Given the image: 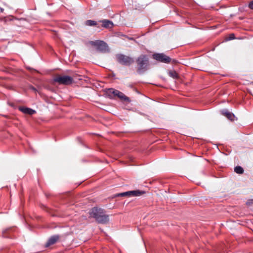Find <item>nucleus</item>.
Wrapping results in <instances>:
<instances>
[{"instance_id":"f257e3e1","label":"nucleus","mask_w":253,"mask_h":253,"mask_svg":"<svg viewBox=\"0 0 253 253\" xmlns=\"http://www.w3.org/2000/svg\"><path fill=\"white\" fill-rule=\"evenodd\" d=\"M91 216L95 218L99 223H105L108 222V216L104 214L103 210L100 209L94 208L90 212Z\"/></svg>"},{"instance_id":"f03ea898","label":"nucleus","mask_w":253,"mask_h":253,"mask_svg":"<svg viewBox=\"0 0 253 253\" xmlns=\"http://www.w3.org/2000/svg\"><path fill=\"white\" fill-rule=\"evenodd\" d=\"M90 44L94 46L96 49L101 52H106L108 51V47L107 44L102 41H95L90 42Z\"/></svg>"},{"instance_id":"7ed1b4c3","label":"nucleus","mask_w":253,"mask_h":253,"mask_svg":"<svg viewBox=\"0 0 253 253\" xmlns=\"http://www.w3.org/2000/svg\"><path fill=\"white\" fill-rule=\"evenodd\" d=\"M54 81L59 84H70L73 83V78L68 76H57L54 79Z\"/></svg>"},{"instance_id":"20e7f679","label":"nucleus","mask_w":253,"mask_h":253,"mask_svg":"<svg viewBox=\"0 0 253 253\" xmlns=\"http://www.w3.org/2000/svg\"><path fill=\"white\" fill-rule=\"evenodd\" d=\"M117 59L120 64L124 65H129L133 62L132 58L123 54L117 55Z\"/></svg>"},{"instance_id":"39448f33","label":"nucleus","mask_w":253,"mask_h":253,"mask_svg":"<svg viewBox=\"0 0 253 253\" xmlns=\"http://www.w3.org/2000/svg\"><path fill=\"white\" fill-rule=\"evenodd\" d=\"M137 63L138 65V70L140 72L144 69L148 65V59L145 55H141L138 57Z\"/></svg>"},{"instance_id":"423d86ee","label":"nucleus","mask_w":253,"mask_h":253,"mask_svg":"<svg viewBox=\"0 0 253 253\" xmlns=\"http://www.w3.org/2000/svg\"><path fill=\"white\" fill-rule=\"evenodd\" d=\"M107 93L108 94V95L112 97L113 96H117L120 98H121L122 99H124L125 100H128V98L126 97L125 94H124L122 92L119 91L117 90H115L113 88H109L107 91Z\"/></svg>"},{"instance_id":"0eeeda50","label":"nucleus","mask_w":253,"mask_h":253,"mask_svg":"<svg viewBox=\"0 0 253 253\" xmlns=\"http://www.w3.org/2000/svg\"><path fill=\"white\" fill-rule=\"evenodd\" d=\"M153 58L157 61L165 63H168L170 61V58L163 53L154 54Z\"/></svg>"},{"instance_id":"6e6552de","label":"nucleus","mask_w":253,"mask_h":253,"mask_svg":"<svg viewBox=\"0 0 253 253\" xmlns=\"http://www.w3.org/2000/svg\"><path fill=\"white\" fill-rule=\"evenodd\" d=\"M144 192L139 190L130 191L118 194L120 196L136 197L139 196L143 194Z\"/></svg>"},{"instance_id":"1a4fd4ad","label":"nucleus","mask_w":253,"mask_h":253,"mask_svg":"<svg viewBox=\"0 0 253 253\" xmlns=\"http://www.w3.org/2000/svg\"><path fill=\"white\" fill-rule=\"evenodd\" d=\"M59 240V236L58 235H54L51 237L47 242L46 243L45 246L48 247L54 244L57 242H58Z\"/></svg>"},{"instance_id":"9d476101","label":"nucleus","mask_w":253,"mask_h":253,"mask_svg":"<svg viewBox=\"0 0 253 253\" xmlns=\"http://www.w3.org/2000/svg\"><path fill=\"white\" fill-rule=\"evenodd\" d=\"M19 110L23 113L29 115H32L36 113L35 110L26 107H20Z\"/></svg>"},{"instance_id":"9b49d317","label":"nucleus","mask_w":253,"mask_h":253,"mask_svg":"<svg viewBox=\"0 0 253 253\" xmlns=\"http://www.w3.org/2000/svg\"><path fill=\"white\" fill-rule=\"evenodd\" d=\"M103 26L106 28H111L113 27V23L109 20H103L102 21Z\"/></svg>"},{"instance_id":"f8f14e48","label":"nucleus","mask_w":253,"mask_h":253,"mask_svg":"<svg viewBox=\"0 0 253 253\" xmlns=\"http://www.w3.org/2000/svg\"><path fill=\"white\" fill-rule=\"evenodd\" d=\"M234 171L235 172L238 174H242L244 172L243 169L240 166H237L234 169Z\"/></svg>"},{"instance_id":"ddd939ff","label":"nucleus","mask_w":253,"mask_h":253,"mask_svg":"<svg viewBox=\"0 0 253 253\" xmlns=\"http://www.w3.org/2000/svg\"><path fill=\"white\" fill-rule=\"evenodd\" d=\"M85 24L86 26H92L96 25L97 23L95 21H94L93 20H89L86 21L85 22Z\"/></svg>"},{"instance_id":"4468645a","label":"nucleus","mask_w":253,"mask_h":253,"mask_svg":"<svg viewBox=\"0 0 253 253\" xmlns=\"http://www.w3.org/2000/svg\"><path fill=\"white\" fill-rule=\"evenodd\" d=\"M3 7H5L8 8H10V6L9 5H8L7 4H6L4 2H3L2 5H0V11L1 12H2L4 10Z\"/></svg>"},{"instance_id":"2eb2a0df","label":"nucleus","mask_w":253,"mask_h":253,"mask_svg":"<svg viewBox=\"0 0 253 253\" xmlns=\"http://www.w3.org/2000/svg\"><path fill=\"white\" fill-rule=\"evenodd\" d=\"M224 115L229 120H233V118L234 117V116L232 114L230 113V112H226L224 113Z\"/></svg>"},{"instance_id":"dca6fc26","label":"nucleus","mask_w":253,"mask_h":253,"mask_svg":"<svg viewBox=\"0 0 253 253\" xmlns=\"http://www.w3.org/2000/svg\"><path fill=\"white\" fill-rule=\"evenodd\" d=\"M170 75L174 78H176L177 77V74L175 72L169 73Z\"/></svg>"},{"instance_id":"f3484780","label":"nucleus","mask_w":253,"mask_h":253,"mask_svg":"<svg viewBox=\"0 0 253 253\" xmlns=\"http://www.w3.org/2000/svg\"><path fill=\"white\" fill-rule=\"evenodd\" d=\"M252 201L253 200H251L250 201H249L247 203V205L249 206H251L252 204Z\"/></svg>"},{"instance_id":"a211bd4d","label":"nucleus","mask_w":253,"mask_h":253,"mask_svg":"<svg viewBox=\"0 0 253 253\" xmlns=\"http://www.w3.org/2000/svg\"><path fill=\"white\" fill-rule=\"evenodd\" d=\"M249 7L251 8V9H253V1H251L250 4H249Z\"/></svg>"}]
</instances>
